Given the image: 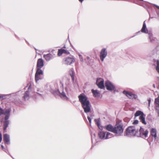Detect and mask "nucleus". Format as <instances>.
<instances>
[{
  "label": "nucleus",
  "mask_w": 159,
  "mask_h": 159,
  "mask_svg": "<svg viewBox=\"0 0 159 159\" xmlns=\"http://www.w3.org/2000/svg\"><path fill=\"white\" fill-rule=\"evenodd\" d=\"M78 98L84 111L86 113L90 112L91 105L86 96L84 94L82 93L79 95Z\"/></svg>",
  "instance_id": "obj_1"
},
{
  "label": "nucleus",
  "mask_w": 159,
  "mask_h": 159,
  "mask_svg": "<svg viewBox=\"0 0 159 159\" xmlns=\"http://www.w3.org/2000/svg\"><path fill=\"white\" fill-rule=\"evenodd\" d=\"M10 109H8L5 110L3 112V110L0 107V116L3 113L5 116L3 121V130L4 131H6V129L9 123L8 119L10 116Z\"/></svg>",
  "instance_id": "obj_2"
},
{
  "label": "nucleus",
  "mask_w": 159,
  "mask_h": 159,
  "mask_svg": "<svg viewBox=\"0 0 159 159\" xmlns=\"http://www.w3.org/2000/svg\"><path fill=\"white\" fill-rule=\"evenodd\" d=\"M137 130L134 126H130L126 130V134L127 136L131 137L134 136H138Z\"/></svg>",
  "instance_id": "obj_3"
},
{
  "label": "nucleus",
  "mask_w": 159,
  "mask_h": 159,
  "mask_svg": "<svg viewBox=\"0 0 159 159\" xmlns=\"http://www.w3.org/2000/svg\"><path fill=\"white\" fill-rule=\"evenodd\" d=\"M113 133L117 136H121L123 133V129L122 125L120 124H117L114 127Z\"/></svg>",
  "instance_id": "obj_4"
},
{
  "label": "nucleus",
  "mask_w": 159,
  "mask_h": 159,
  "mask_svg": "<svg viewBox=\"0 0 159 159\" xmlns=\"http://www.w3.org/2000/svg\"><path fill=\"white\" fill-rule=\"evenodd\" d=\"M134 116L135 117L139 116V119L141 122L144 124H146L145 121V115H144L143 112L140 111H137L135 114Z\"/></svg>",
  "instance_id": "obj_5"
},
{
  "label": "nucleus",
  "mask_w": 159,
  "mask_h": 159,
  "mask_svg": "<svg viewBox=\"0 0 159 159\" xmlns=\"http://www.w3.org/2000/svg\"><path fill=\"white\" fill-rule=\"evenodd\" d=\"M139 134L137 132L138 136H140L142 138H145L148 136V131L146 129L140 127L139 130Z\"/></svg>",
  "instance_id": "obj_6"
},
{
  "label": "nucleus",
  "mask_w": 159,
  "mask_h": 159,
  "mask_svg": "<svg viewBox=\"0 0 159 159\" xmlns=\"http://www.w3.org/2000/svg\"><path fill=\"white\" fill-rule=\"evenodd\" d=\"M150 135L148 139V141L149 142L152 140V139L151 137L154 138L155 139H156L157 138V130L154 128H152L151 129L150 131Z\"/></svg>",
  "instance_id": "obj_7"
},
{
  "label": "nucleus",
  "mask_w": 159,
  "mask_h": 159,
  "mask_svg": "<svg viewBox=\"0 0 159 159\" xmlns=\"http://www.w3.org/2000/svg\"><path fill=\"white\" fill-rule=\"evenodd\" d=\"M43 71L42 70H37L35 74V80L36 82L43 79Z\"/></svg>",
  "instance_id": "obj_8"
},
{
  "label": "nucleus",
  "mask_w": 159,
  "mask_h": 159,
  "mask_svg": "<svg viewBox=\"0 0 159 159\" xmlns=\"http://www.w3.org/2000/svg\"><path fill=\"white\" fill-rule=\"evenodd\" d=\"M75 61V59L73 57H68L65 58L64 64L67 65H70L74 63Z\"/></svg>",
  "instance_id": "obj_9"
},
{
  "label": "nucleus",
  "mask_w": 159,
  "mask_h": 159,
  "mask_svg": "<svg viewBox=\"0 0 159 159\" xmlns=\"http://www.w3.org/2000/svg\"><path fill=\"white\" fill-rule=\"evenodd\" d=\"M107 51L106 48H103L100 52V57L102 61H104V59L107 57Z\"/></svg>",
  "instance_id": "obj_10"
},
{
  "label": "nucleus",
  "mask_w": 159,
  "mask_h": 159,
  "mask_svg": "<svg viewBox=\"0 0 159 159\" xmlns=\"http://www.w3.org/2000/svg\"><path fill=\"white\" fill-rule=\"evenodd\" d=\"M105 85L107 89L108 90L112 91L115 90V86L109 81H107L105 82Z\"/></svg>",
  "instance_id": "obj_11"
},
{
  "label": "nucleus",
  "mask_w": 159,
  "mask_h": 159,
  "mask_svg": "<svg viewBox=\"0 0 159 159\" xmlns=\"http://www.w3.org/2000/svg\"><path fill=\"white\" fill-rule=\"evenodd\" d=\"M123 93L130 98L136 99L137 97V95L135 94H133L131 92L126 91H123Z\"/></svg>",
  "instance_id": "obj_12"
},
{
  "label": "nucleus",
  "mask_w": 159,
  "mask_h": 159,
  "mask_svg": "<svg viewBox=\"0 0 159 159\" xmlns=\"http://www.w3.org/2000/svg\"><path fill=\"white\" fill-rule=\"evenodd\" d=\"M96 84L98 87L101 89L104 88V80L102 78L98 79L96 81Z\"/></svg>",
  "instance_id": "obj_13"
},
{
  "label": "nucleus",
  "mask_w": 159,
  "mask_h": 159,
  "mask_svg": "<svg viewBox=\"0 0 159 159\" xmlns=\"http://www.w3.org/2000/svg\"><path fill=\"white\" fill-rule=\"evenodd\" d=\"M43 61L42 59H38L37 62V70H41L40 69L43 66Z\"/></svg>",
  "instance_id": "obj_14"
},
{
  "label": "nucleus",
  "mask_w": 159,
  "mask_h": 159,
  "mask_svg": "<svg viewBox=\"0 0 159 159\" xmlns=\"http://www.w3.org/2000/svg\"><path fill=\"white\" fill-rule=\"evenodd\" d=\"M3 140L5 143L7 144L10 143V136L9 135L7 134H5L3 135Z\"/></svg>",
  "instance_id": "obj_15"
},
{
  "label": "nucleus",
  "mask_w": 159,
  "mask_h": 159,
  "mask_svg": "<svg viewBox=\"0 0 159 159\" xmlns=\"http://www.w3.org/2000/svg\"><path fill=\"white\" fill-rule=\"evenodd\" d=\"M58 92L60 93V96L62 98L64 99H65V100H67L68 99V98L66 96L65 93L64 92L62 91L61 93H60L59 92V91H58V90H56V91H55L56 93H57Z\"/></svg>",
  "instance_id": "obj_16"
},
{
  "label": "nucleus",
  "mask_w": 159,
  "mask_h": 159,
  "mask_svg": "<svg viewBox=\"0 0 159 159\" xmlns=\"http://www.w3.org/2000/svg\"><path fill=\"white\" fill-rule=\"evenodd\" d=\"M104 128L107 130L113 133L114 127L111 125H108L104 127Z\"/></svg>",
  "instance_id": "obj_17"
},
{
  "label": "nucleus",
  "mask_w": 159,
  "mask_h": 159,
  "mask_svg": "<svg viewBox=\"0 0 159 159\" xmlns=\"http://www.w3.org/2000/svg\"><path fill=\"white\" fill-rule=\"evenodd\" d=\"M92 92L93 94V95L96 98H98L100 96V93L99 91L96 90L92 89Z\"/></svg>",
  "instance_id": "obj_18"
},
{
  "label": "nucleus",
  "mask_w": 159,
  "mask_h": 159,
  "mask_svg": "<svg viewBox=\"0 0 159 159\" xmlns=\"http://www.w3.org/2000/svg\"><path fill=\"white\" fill-rule=\"evenodd\" d=\"M99 138L101 139H106V133L103 131H101L98 134Z\"/></svg>",
  "instance_id": "obj_19"
},
{
  "label": "nucleus",
  "mask_w": 159,
  "mask_h": 159,
  "mask_svg": "<svg viewBox=\"0 0 159 159\" xmlns=\"http://www.w3.org/2000/svg\"><path fill=\"white\" fill-rule=\"evenodd\" d=\"M43 57L47 61H49L53 58V55L51 54H48L43 55Z\"/></svg>",
  "instance_id": "obj_20"
},
{
  "label": "nucleus",
  "mask_w": 159,
  "mask_h": 159,
  "mask_svg": "<svg viewBox=\"0 0 159 159\" xmlns=\"http://www.w3.org/2000/svg\"><path fill=\"white\" fill-rule=\"evenodd\" d=\"M141 31L142 32L145 33H148V30L146 28L145 21L143 22V27L141 29Z\"/></svg>",
  "instance_id": "obj_21"
},
{
  "label": "nucleus",
  "mask_w": 159,
  "mask_h": 159,
  "mask_svg": "<svg viewBox=\"0 0 159 159\" xmlns=\"http://www.w3.org/2000/svg\"><path fill=\"white\" fill-rule=\"evenodd\" d=\"M148 35L149 39L150 42H152L155 40L156 38L153 37L152 33H148Z\"/></svg>",
  "instance_id": "obj_22"
},
{
  "label": "nucleus",
  "mask_w": 159,
  "mask_h": 159,
  "mask_svg": "<svg viewBox=\"0 0 159 159\" xmlns=\"http://www.w3.org/2000/svg\"><path fill=\"white\" fill-rule=\"evenodd\" d=\"M30 86H29V87L28 88V91H26L25 94V95L24 96V98L25 100L26 99H28L29 98V92L30 90Z\"/></svg>",
  "instance_id": "obj_23"
},
{
  "label": "nucleus",
  "mask_w": 159,
  "mask_h": 159,
  "mask_svg": "<svg viewBox=\"0 0 159 159\" xmlns=\"http://www.w3.org/2000/svg\"><path fill=\"white\" fill-rule=\"evenodd\" d=\"M113 134L110 132H107L106 136V139H107L113 137Z\"/></svg>",
  "instance_id": "obj_24"
},
{
  "label": "nucleus",
  "mask_w": 159,
  "mask_h": 159,
  "mask_svg": "<svg viewBox=\"0 0 159 159\" xmlns=\"http://www.w3.org/2000/svg\"><path fill=\"white\" fill-rule=\"evenodd\" d=\"M69 74L71 77L72 80L73 81L74 80V72L73 69H71L69 71Z\"/></svg>",
  "instance_id": "obj_25"
},
{
  "label": "nucleus",
  "mask_w": 159,
  "mask_h": 159,
  "mask_svg": "<svg viewBox=\"0 0 159 159\" xmlns=\"http://www.w3.org/2000/svg\"><path fill=\"white\" fill-rule=\"evenodd\" d=\"M156 65L157 66L156 67V70L157 71L159 74V61L157 60L156 61Z\"/></svg>",
  "instance_id": "obj_26"
},
{
  "label": "nucleus",
  "mask_w": 159,
  "mask_h": 159,
  "mask_svg": "<svg viewBox=\"0 0 159 159\" xmlns=\"http://www.w3.org/2000/svg\"><path fill=\"white\" fill-rule=\"evenodd\" d=\"M78 54L79 57L80 61L81 62H83L84 61V59L82 55L79 53H78Z\"/></svg>",
  "instance_id": "obj_27"
},
{
  "label": "nucleus",
  "mask_w": 159,
  "mask_h": 159,
  "mask_svg": "<svg viewBox=\"0 0 159 159\" xmlns=\"http://www.w3.org/2000/svg\"><path fill=\"white\" fill-rule=\"evenodd\" d=\"M155 103L158 106H159V95L157 98L155 99Z\"/></svg>",
  "instance_id": "obj_28"
},
{
  "label": "nucleus",
  "mask_w": 159,
  "mask_h": 159,
  "mask_svg": "<svg viewBox=\"0 0 159 159\" xmlns=\"http://www.w3.org/2000/svg\"><path fill=\"white\" fill-rule=\"evenodd\" d=\"M94 120H95L96 123L97 124V125L98 126L99 128L100 129H101V128H100L99 127V125H100L99 121L97 119H95Z\"/></svg>",
  "instance_id": "obj_29"
},
{
  "label": "nucleus",
  "mask_w": 159,
  "mask_h": 159,
  "mask_svg": "<svg viewBox=\"0 0 159 159\" xmlns=\"http://www.w3.org/2000/svg\"><path fill=\"white\" fill-rule=\"evenodd\" d=\"M62 49H59L58 51V56H61L63 54Z\"/></svg>",
  "instance_id": "obj_30"
},
{
  "label": "nucleus",
  "mask_w": 159,
  "mask_h": 159,
  "mask_svg": "<svg viewBox=\"0 0 159 159\" xmlns=\"http://www.w3.org/2000/svg\"><path fill=\"white\" fill-rule=\"evenodd\" d=\"M93 116V115H91L90 116H88L87 117V118H88V119L90 123V124L91 123V117H92Z\"/></svg>",
  "instance_id": "obj_31"
},
{
  "label": "nucleus",
  "mask_w": 159,
  "mask_h": 159,
  "mask_svg": "<svg viewBox=\"0 0 159 159\" xmlns=\"http://www.w3.org/2000/svg\"><path fill=\"white\" fill-rule=\"evenodd\" d=\"M62 52L63 53H65L67 54L69 53V52L68 51L64 49H62Z\"/></svg>",
  "instance_id": "obj_32"
},
{
  "label": "nucleus",
  "mask_w": 159,
  "mask_h": 159,
  "mask_svg": "<svg viewBox=\"0 0 159 159\" xmlns=\"http://www.w3.org/2000/svg\"><path fill=\"white\" fill-rule=\"evenodd\" d=\"M139 121L137 120H135L133 122V124H137L138 123Z\"/></svg>",
  "instance_id": "obj_33"
},
{
  "label": "nucleus",
  "mask_w": 159,
  "mask_h": 159,
  "mask_svg": "<svg viewBox=\"0 0 159 159\" xmlns=\"http://www.w3.org/2000/svg\"><path fill=\"white\" fill-rule=\"evenodd\" d=\"M67 82L66 83V84L67 85H69V83L70 81V80L68 79H66Z\"/></svg>",
  "instance_id": "obj_34"
},
{
  "label": "nucleus",
  "mask_w": 159,
  "mask_h": 159,
  "mask_svg": "<svg viewBox=\"0 0 159 159\" xmlns=\"http://www.w3.org/2000/svg\"><path fill=\"white\" fill-rule=\"evenodd\" d=\"M2 139V135L1 133L0 132V143L1 142Z\"/></svg>",
  "instance_id": "obj_35"
},
{
  "label": "nucleus",
  "mask_w": 159,
  "mask_h": 159,
  "mask_svg": "<svg viewBox=\"0 0 159 159\" xmlns=\"http://www.w3.org/2000/svg\"><path fill=\"white\" fill-rule=\"evenodd\" d=\"M148 104H149V106L150 104V102H151L150 98H149V99H148Z\"/></svg>",
  "instance_id": "obj_36"
},
{
  "label": "nucleus",
  "mask_w": 159,
  "mask_h": 159,
  "mask_svg": "<svg viewBox=\"0 0 159 159\" xmlns=\"http://www.w3.org/2000/svg\"><path fill=\"white\" fill-rule=\"evenodd\" d=\"M1 147H2V149L4 150V151H5V148H4V146H3L2 145H1Z\"/></svg>",
  "instance_id": "obj_37"
},
{
  "label": "nucleus",
  "mask_w": 159,
  "mask_h": 159,
  "mask_svg": "<svg viewBox=\"0 0 159 159\" xmlns=\"http://www.w3.org/2000/svg\"><path fill=\"white\" fill-rule=\"evenodd\" d=\"M3 97V96L2 95H0V100L2 99Z\"/></svg>",
  "instance_id": "obj_38"
},
{
  "label": "nucleus",
  "mask_w": 159,
  "mask_h": 159,
  "mask_svg": "<svg viewBox=\"0 0 159 159\" xmlns=\"http://www.w3.org/2000/svg\"><path fill=\"white\" fill-rule=\"evenodd\" d=\"M99 127L100 128H101V129H100L101 130H102V127L100 126V125H99Z\"/></svg>",
  "instance_id": "obj_39"
},
{
  "label": "nucleus",
  "mask_w": 159,
  "mask_h": 159,
  "mask_svg": "<svg viewBox=\"0 0 159 159\" xmlns=\"http://www.w3.org/2000/svg\"><path fill=\"white\" fill-rule=\"evenodd\" d=\"M155 6L156 7H157L159 9V6H157V5H155Z\"/></svg>",
  "instance_id": "obj_40"
},
{
  "label": "nucleus",
  "mask_w": 159,
  "mask_h": 159,
  "mask_svg": "<svg viewBox=\"0 0 159 159\" xmlns=\"http://www.w3.org/2000/svg\"><path fill=\"white\" fill-rule=\"evenodd\" d=\"M79 1L82 2L83 1V0H79Z\"/></svg>",
  "instance_id": "obj_41"
},
{
  "label": "nucleus",
  "mask_w": 159,
  "mask_h": 159,
  "mask_svg": "<svg viewBox=\"0 0 159 159\" xmlns=\"http://www.w3.org/2000/svg\"><path fill=\"white\" fill-rule=\"evenodd\" d=\"M153 87L154 88H155V84H153Z\"/></svg>",
  "instance_id": "obj_42"
},
{
  "label": "nucleus",
  "mask_w": 159,
  "mask_h": 159,
  "mask_svg": "<svg viewBox=\"0 0 159 159\" xmlns=\"http://www.w3.org/2000/svg\"><path fill=\"white\" fill-rule=\"evenodd\" d=\"M87 58L88 59H89V57H87Z\"/></svg>",
  "instance_id": "obj_43"
}]
</instances>
